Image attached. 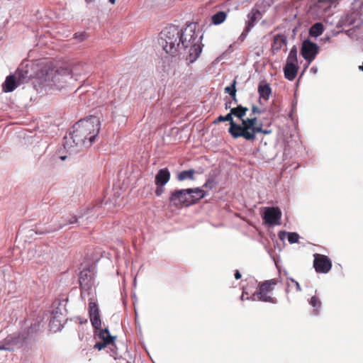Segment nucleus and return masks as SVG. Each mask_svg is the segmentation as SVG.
<instances>
[{
	"label": "nucleus",
	"instance_id": "a18cd8bd",
	"mask_svg": "<svg viewBox=\"0 0 363 363\" xmlns=\"http://www.w3.org/2000/svg\"><path fill=\"white\" fill-rule=\"evenodd\" d=\"M229 107H230V106H229V105H228V104H225V108L227 109V108H228Z\"/></svg>",
	"mask_w": 363,
	"mask_h": 363
},
{
	"label": "nucleus",
	"instance_id": "ea45409f",
	"mask_svg": "<svg viewBox=\"0 0 363 363\" xmlns=\"http://www.w3.org/2000/svg\"><path fill=\"white\" fill-rule=\"evenodd\" d=\"M233 100L235 101V104L238 103V99H237V97H236V94H235V95L233 96H231Z\"/></svg>",
	"mask_w": 363,
	"mask_h": 363
},
{
	"label": "nucleus",
	"instance_id": "4be33fe9",
	"mask_svg": "<svg viewBox=\"0 0 363 363\" xmlns=\"http://www.w3.org/2000/svg\"><path fill=\"white\" fill-rule=\"evenodd\" d=\"M271 88L268 84H259L258 86V93L260 98H263L264 99H268L269 95L271 94Z\"/></svg>",
	"mask_w": 363,
	"mask_h": 363
},
{
	"label": "nucleus",
	"instance_id": "20e7f679",
	"mask_svg": "<svg viewBox=\"0 0 363 363\" xmlns=\"http://www.w3.org/2000/svg\"><path fill=\"white\" fill-rule=\"evenodd\" d=\"M233 127L239 131L237 134L238 138H243L248 141H254L257 133L267 135L270 133L269 130L262 128V124L258 123L257 117L243 119L241 124L234 125Z\"/></svg>",
	"mask_w": 363,
	"mask_h": 363
},
{
	"label": "nucleus",
	"instance_id": "4468645a",
	"mask_svg": "<svg viewBox=\"0 0 363 363\" xmlns=\"http://www.w3.org/2000/svg\"><path fill=\"white\" fill-rule=\"evenodd\" d=\"M287 40L284 35L278 34L274 36L271 50L273 53L279 52L284 46L286 45Z\"/></svg>",
	"mask_w": 363,
	"mask_h": 363
},
{
	"label": "nucleus",
	"instance_id": "f03ea898",
	"mask_svg": "<svg viewBox=\"0 0 363 363\" xmlns=\"http://www.w3.org/2000/svg\"><path fill=\"white\" fill-rule=\"evenodd\" d=\"M37 77L42 84L60 89L72 78V71L68 66L50 61L42 67Z\"/></svg>",
	"mask_w": 363,
	"mask_h": 363
},
{
	"label": "nucleus",
	"instance_id": "473e14b6",
	"mask_svg": "<svg viewBox=\"0 0 363 363\" xmlns=\"http://www.w3.org/2000/svg\"><path fill=\"white\" fill-rule=\"evenodd\" d=\"M288 233H287V232H286V231H284V230L280 231V232H279V233H278V237H279V238L281 240H284L285 239L286 236V235L288 236Z\"/></svg>",
	"mask_w": 363,
	"mask_h": 363
},
{
	"label": "nucleus",
	"instance_id": "5701e85b",
	"mask_svg": "<svg viewBox=\"0 0 363 363\" xmlns=\"http://www.w3.org/2000/svg\"><path fill=\"white\" fill-rule=\"evenodd\" d=\"M99 330V337L103 340V341L106 342L108 344H111L113 342L114 337L111 336L109 333V331L108 329H102L101 327L100 329H98Z\"/></svg>",
	"mask_w": 363,
	"mask_h": 363
},
{
	"label": "nucleus",
	"instance_id": "7ed1b4c3",
	"mask_svg": "<svg viewBox=\"0 0 363 363\" xmlns=\"http://www.w3.org/2000/svg\"><path fill=\"white\" fill-rule=\"evenodd\" d=\"M160 44L163 50L172 55H177L182 48V41L184 38V30L172 26L165 28L161 33Z\"/></svg>",
	"mask_w": 363,
	"mask_h": 363
},
{
	"label": "nucleus",
	"instance_id": "39448f33",
	"mask_svg": "<svg viewBox=\"0 0 363 363\" xmlns=\"http://www.w3.org/2000/svg\"><path fill=\"white\" fill-rule=\"evenodd\" d=\"M184 41H182V48L184 50L189 48V55L186 60L190 63H193L199 57L202 50L199 43L200 40L191 28H186L184 29Z\"/></svg>",
	"mask_w": 363,
	"mask_h": 363
},
{
	"label": "nucleus",
	"instance_id": "a878e982",
	"mask_svg": "<svg viewBox=\"0 0 363 363\" xmlns=\"http://www.w3.org/2000/svg\"><path fill=\"white\" fill-rule=\"evenodd\" d=\"M309 303L313 307L314 313L318 314L322 305L320 298L316 296H313L311 298Z\"/></svg>",
	"mask_w": 363,
	"mask_h": 363
},
{
	"label": "nucleus",
	"instance_id": "393cba45",
	"mask_svg": "<svg viewBox=\"0 0 363 363\" xmlns=\"http://www.w3.org/2000/svg\"><path fill=\"white\" fill-rule=\"evenodd\" d=\"M227 17L226 13L224 11H219L214 14L212 18V23L215 25H218L224 22Z\"/></svg>",
	"mask_w": 363,
	"mask_h": 363
},
{
	"label": "nucleus",
	"instance_id": "c756f323",
	"mask_svg": "<svg viewBox=\"0 0 363 363\" xmlns=\"http://www.w3.org/2000/svg\"><path fill=\"white\" fill-rule=\"evenodd\" d=\"M108 343L105 341L97 342L94 345V348L101 350L104 349Z\"/></svg>",
	"mask_w": 363,
	"mask_h": 363
},
{
	"label": "nucleus",
	"instance_id": "b1692460",
	"mask_svg": "<svg viewBox=\"0 0 363 363\" xmlns=\"http://www.w3.org/2000/svg\"><path fill=\"white\" fill-rule=\"evenodd\" d=\"M195 174L194 169H189L182 171L179 173L177 179L179 181H184L186 179H194V175Z\"/></svg>",
	"mask_w": 363,
	"mask_h": 363
},
{
	"label": "nucleus",
	"instance_id": "f8f14e48",
	"mask_svg": "<svg viewBox=\"0 0 363 363\" xmlns=\"http://www.w3.org/2000/svg\"><path fill=\"white\" fill-rule=\"evenodd\" d=\"M319 52V47L315 43L309 40L303 42L301 54L302 57L310 64L316 57Z\"/></svg>",
	"mask_w": 363,
	"mask_h": 363
},
{
	"label": "nucleus",
	"instance_id": "2eb2a0df",
	"mask_svg": "<svg viewBox=\"0 0 363 363\" xmlns=\"http://www.w3.org/2000/svg\"><path fill=\"white\" fill-rule=\"evenodd\" d=\"M261 12L258 9H252L247 15L248 21L247 22V26L245 27V32H249L251 30V28L255 26L256 21L258 19L261 18Z\"/></svg>",
	"mask_w": 363,
	"mask_h": 363
},
{
	"label": "nucleus",
	"instance_id": "6ab92c4d",
	"mask_svg": "<svg viewBox=\"0 0 363 363\" xmlns=\"http://www.w3.org/2000/svg\"><path fill=\"white\" fill-rule=\"evenodd\" d=\"M233 115V113H231V111H230L229 113H228L226 116H225V121L230 122V128L228 129L229 133L231 135V136L233 138H238V135H237V134L238 133L239 131L237 130V128H235L233 127L234 125H238L237 123H235L234 122L233 117H232Z\"/></svg>",
	"mask_w": 363,
	"mask_h": 363
},
{
	"label": "nucleus",
	"instance_id": "49530a36",
	"mask_svg": "<svg viewBox=\"0 0 363 363\" xmlns=\"http://www.w3.org/2000/svg\"><path fill=\"white\" fill-rule=\"evenodd\" d=\"M65 157H61V159H62V160H65Z\"/></svg>",
	"mask_w": 363,
	"mask_h": 363
},
{
	"label": "nucleus",
	"instance_id": "a19ab883",
	"mask_svg": "<svg viewBox=\"0 0 363 363\" xmlns=\"http://www.w3.org/2000/svg\"><path fill=\"white\" fill-rule=\"evenodd\" d=\"M79 36L81 38V40H83L85 38V34L84 33L80 34Z\"/></svg>",
	"mask_w": 363,
	"mask_h": 363
},
{
	"label": "nucleus",
	"instance_id": "9d476101",
	"mask_svg": "<svg viewBox=\"0 0 363 363\" xmlns=\"http://www.w3.org/2000/svg\"><path fill=\"white\" fill-rule=\"evenodd\" d=\"M313 257V267L317 273L327 274L330 271L333 264L328 256L315 253Z\"/></svg>",
	"mask_w": 363,
	"mask_h": 363
},
{
	"label": "nucleus",
	"instance_id": "bb28decb",
	"mask_svg": "<svg viewBox=\"0 0 363 363\" xmlns=\"http://www.w3.org/2000/svg\"><path fill=\"white\" fill-rule=\"evenodd\" d=\"M19 342V337L16 335H9L4 340V344L11 347L16 345Z\"/></svg>",
	"mask_w": 363,
	"mask_h": 363
},
{
	"label": "nucleus",
	"instance_id": "72a5a7b5",
	"mask_svg": "<svg viewBox=\"0 0 363 363\" xmlns=\"http://www.w3.org/2000/svg\"><path fill=\"white\" fill-rule=\"evenodd\" d=\"M290 281L294 284L295 286H296V291H301V287L299 284V283L298 281H296V280H294V279L291 278L290 279Z\"/></svg>",
	"mask_w": 363,
	"mask_h": 363
},
{
	"label": "nucleus",
	"instance_id": "f257e3e1",
	"mask_svg": "<svg viewBox=\"0 0 363 363\" xmlns=\"http://www.w3.org/2000/svg\"><path fill=\"white\" fill-rule=\"evenodd\" d=\"M100 127V121L96 116L80 120L74 125L69 136L64 138L65 149L69 150L74 146L73 144L76 146L89 147L97 138Z\"/></svg>",
	"mask_w": 363,
	"mask_h": 363
},
{
	"label": "nucleus",
	"instance_id": "a211bd4d",
	"mask_svg": "<svg viewBox=\"0 0 363 363\" xmlns=\"http://www.w3.org/2000/svg\"><path fill=\"white\" fill-rule=\"evenodd\" d=\"M190 196L191 203L193 204L205 196V192L199 188L188 189Z\"/></svg>",
	"mask_w": 363,
	"mask_h": 363
},
{
	"label": "nucleus",
	"instance_id": "58836bf2",
	"mask_svg": "<svg viewBox=\"0 0 363 363\" xmlns=\"http://www.w3.org/2000/svg\"><path fill=\"white\" fill-rule=\"evenodd\" d=\"M319 3H329L332 2L333 0H316Z\"/></svg>",
	"mask_w": 363,
	"mask_h": 363
},
{
	"label": "nucleus",
	"instance_id": "c85d7f7f",
	"mask_svg": "<svg viewBox=\"0 0 363 363\" xmlns=\"http://www.w3.org/2000/svg\"><path fill=\"white\" fill-rule=\"evenodd\" d=\"M235 86H236V80L234 79L233 82V84L230 86L225 88V91L226 93L229 94L230 96L235 95V94H236Z\"/></svg>",
	"mask_w": 363,
	"mask_h": 363
},
{
	"label": "nucleus",
	"instance_id": "c9c22d12",
	"mask_svg": "<svg viewBox=\"0 0 363 363\" xmlns=\"http://www.w3.org/2000/svg\"><path fill=\"white\" fill-rule=\"evenodd\" d=\"M225 118L223 116H219L217 119L214 121V123H218L220 122H225Z\"/></svg>",
	"mask_w": 363,
	"mask_h": 363
},
{
	"label": "nucleus",
	"instance_id": "f704fd0d",
	"mask_svg": "<svg viewBox=\"0 0 363 363\" xmlns=\"http://www.w3.org/2000/svg\"><path fill=\"white\" fill-rule=\"evenodd\" d=\"M0 350L11 351L13 350V348L9 345H4L3 342L2 344L0 345Z\"/></svg>",
	"mask_w": 363,
	"mask_h": 363
},
{
	"label": "nucleus",
	"instance_id": "e433bc0d",
	"mask_svg": "<svg viewBox=\"0 0 363 363\" xmlns=\"http://www.w3.org/2000/svg\"><path fill=\"white\" fill-rule=\"evenodd\" d=\"M247 33L248 32H245V29L244 31L241 33V35H240V38H239L241 41H243L245 40Z\"/></svg>",
	"mask_w": 363,
	"mask_h": 363
},
{
	"label": "nucleus",
	"instance_id": "6e6552de",
	"mask_svg": "<svg viewBox=\"0 0 363 363\" xmlns=\"http://www.w3.org/2000/svg\"><path fill=\"white\" fill-rule=\"evenodd\" d=\"M281 211L279 207H265L262 219L269 225H281Z\"/></svg>",
	"mask_w": 363,
	"mask_h": 363
},
{
	"label": "nucleus",
	"instance_id": "1a4fd4ad",
	"mask_svg": "<svg viewBox=\"0 0 363 363\" xmlns=\"http://www.w3.org/2000/svg\"><path fill=\"white\" fill-rule=\"evenodd\" d=\"M169 201L174 206L178 208L183 206H188L191 205L188 189L172 191L169 197Z\"/></svg>",
	"mask_w": 363,
	"mask_h": 363
},
{
	"label": "nucleus",
	"instance_id": "2f4dec72",
	"mask_svg": "<svg viewBox=\"0 0 363 363\" xmlns=\"http://www.w3.org/2000/svg\"><path fill=\"white\" fill-rule=\"evenodd\" d=\"M163 192H164L163 186H157V188L155 190V194L157 196H161Z\"/></svg>",
	"mask_w": 363,
	"mask_h": 363
},
{
	"label": "nucleus",
	"instance_id": "f3484780",
	"mask_svg": "<svg viewBox=\"0 0 363 363\" xmlns=\"http://www.w3.org/2000/svg\"><path fill=\"white\" fill-rule=\"evenodd\" d=\"M17 87L16 77L9 75L6 78L5 82L2 84V89L4 92H11Z\"/></svg>",
	"mask_w": 363,
	"mask_h": 363
},
{
	"label": "nucleus",
	"instance_id": "7c9ffc66",
	"mask_svg": "<svg viewBox=\"0 0 363 363\" xmlns=\"http://www.w3.org/2000/svg\"><path fill=\"white\" fill-rule=\"evenodd\" d=\"M252 114L255 115L257 113H261V110L255 105L252 106Z\"/></svg>",
	"mask_w": 363,
	"mask_h": 363
},
{
	"label": "nucleus",
	"instance_id": "9b49d317",
	"mask_svg": "<svg viewBox=\"0 0 363 363\" xmlns=\"http://www.w3.org/2000/svg\"><path fill=\"white\" fill-rule=\"evenodd\" d=\"M81 296L85 294H89L94 285V274L89 269H84L79 274Z\"/></svg>",
	"mask_w": 363,
	"mask_h": 363
},
{
	"label": "nucleus",
	"instance_id": "0eeeda50",
	"mask_svg": "<svg viewBox=\"0 0 363 363\" xmlns=\"http://www.w3.org/2000/svg\"><path fill=\"white\" fill-rule=\"evenodd\" d=\"M298 71L297 50L296 48H293L289 53L286 63L284 67V77L288 80L293 81L296 77Z\"/></svg>",
	"mask_w": 363,
	"mask_h": 363
},
{
	"label": "nucleus",
	"instance_id": "4c0bfd02",
	"mask_svg": "<svg viewBox=\"0 0 363 363\" xmlns=\"http://www.w3.org/2000/svg\"><path fill=\"white\" fill-rule=\"evenodd\" d=\"M235 278L236 279H240L241 278V274L240 273V272L238 270H236V272L235 273Z\"/></svg>",
	"mask_w": 363,
	"mask_h": 363
},
{
	"label": "nucleus",
	"instance_id": "ddd939ff",
	"mask_svg": "<svg viewBox=\"0 0 363 363\" xmlns=\"http://www.w3.org/2000/svg\"><path fill=\"white\" fill-rule=\"evenodd\" d=\"M88 312L91 323L94 330L100 329L101 327V319L99 305L91 299L89 303Z\"/></svg>",
	"mask_w": 363,
	"mask_h": 363
},
{
	"label": "nucleus",
	"instance_id": "cd10ccee",
	"mask_svg": "<svg viewBox=\"0 0 363 363\" xmlns=\"http://www.w3.org/2000/svg\"><path fill=\"white\" fill-rule=\"evenodd\" d=\"M299 235L297 233H289L288 241L291 244L298 243L299 240Z\"/></svg>",
	"mask_w": 363,
	"mask_h": 363
},
{
	"label": "nucleus",
	"instance_id": "412c9836",
	"mask_svg": "<svg viewBox=\"0 0 363 363\" xmlns=\"http://www.w3.org/2000/svg\"><path fill=\"white\" fill-rule=\"evenodd\" d=\"M323 31V25L321 23H315L311 27L309 30V35L312 37L316 38L322 35Z\"/></svg>",
	"mask_w": 363,
	"mask_h": 363
},
{
	"label": "nucleus",
	"instance_id": "79ce46f5",
	"mask_svg": "<svg viewBox=\"0 0 363 363\" xmlns=\"http://www.w3.org/2000/svg\"><path fill=\"white\" fill-rule=\"evenodd\" d=\"M86 3L89 4L93 2L94 0H85Z\"/></svg>",
	"mask_w": 363,
	"mask_h": 363
},
{
	"label": "nucleus",
	"instance_id": "dca6fc26",
	"mask_svg": "<svg viewBox=\"0 0 363 363\" xmlns=\"http://www.w3.org/2000/svg\"><path fill=\"white\" fill-rule=\"evenodd\" d=\"M170 179V173L167 168L159 170L155 176V184L157 186H164Z\"/></svg>",
	"mask_w": 363,
	"mask_h": 363
},
{
	"label": "nucleus",
	"instance_id": "423d86ee",
	"mask_svg": "<svg viewBox=\"0 0 363 363\" xmlns=\"http://www.w3.org/2000/svg\"><path fill=\"white\" fill-rule=\"evenodd\" d=\"M278 279H272L266 280L259 284L257 290L253 294L254 298L264 302L277 303L276 298L272 297L270 294L274 291L278 284Z\"/></svg>",
	"mask_w": 363,
	"mask_h": 363
},
{
	"label": "nucleus",
	"instance_id": "37998d69",
	"mask_svg": "<svg viewBox=\"0 0 363 363\" xmlns=\"http://www.w3.org/2000/svg\"><path fill=\"white\" fill-rule=\"evenodd\" d=\"M110 3H111L112 4H115L116 2V0H109Z\"/></svg>",
	"mask_w": 363,
	"mask_h": 363
},
{
	"label": "nucleus",
	"instance_id": "aec40b11",
	"mask_svg": "<svg viewBox=\"0 0 363 363\" xmlns=\"http://www.w3.org/2000/svg\"><path fill=\"white\" fill-rule=\"evenodd\" d=\"M248 108L247 107H244L241 105H238L235 108H231V113H233V116L241 119V122L242 123V120L245 119Z\"/></svg>",
	"mask_w": 363,
	"mask_h": 363
},
{
	"label": "nucleus",
	"instance_id": "c03bdc74",
	"mask_svg": "<svg viewBox=\"0 0 363 363\" xmlns=\"http://www.w3.org/2000/svg\"><path fill=\"white\" fill-rule=\"evenodd\" d=\"M311 70L313 72H316V69H315L314 67H312Z\"/></svg>",
	"mask_w": 363,
	"mask_h": 363
}]
</instances>
